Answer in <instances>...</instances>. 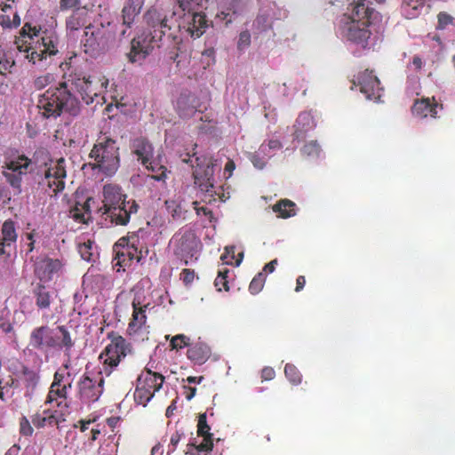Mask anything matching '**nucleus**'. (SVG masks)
Returning a JSON list of instances; mask_svg holds the SVG:
<instances>
[{"label":"nucleus","instance_id":"17","mask_svg":"<svg viewBox=\"0 0 455 455\" xmlns=\"http://www.w3.org/2000/svg\"><path fill=\"white\" fill-rule=\"evenodd\" d=\"M354 84L359 87V92L365 95L370 100H378L381 98V92L383 88L379 86V81L377 76H374L372 71L368 69L359 72L356 80L354 81Z\"/></svg>","mask_w":455,"mask_h":455},{"label":"nucleus","instance_id":"23","mask_svg":"<svg viewBox=\"0 0 455 455\" xmlns=\"http://www.w3.org/2000/svg\"><path fill=\"white\" fill-rule=\"evenodd\" d=\"M136 243H137V235L132 234L127 238H121L120 239V244L124 245L125 248L122 251L116 252V265H119L121 267H125L128 265V262H131L132 260L136 259V261L139 262L140 258L141 255H140V251H137L136 248Z\"/></svg>","mask_w":455,"mask_h":455},{"label":"nucleus","instance_id":"56","mask_svg":"<svg viewBox=\"0 0 455 455\" xmlns=\"http://www.w3.org/2000/svg\"><path fill=\"white\" fill-rule=\"evenodd\" d=\"M194 210H196V212H197V215H204L205 217H208L209 219H212V212L206 208L205 206H198V204L196 202L194 203Z\"/></svg>","mask_w":455,"mask_h":455},{"label":"nucleus","instance_id":"7","mask_svg":"<svg viewBox=\"0 0 455 455\" xmlns=\"http://www.w3.org/2000/svg\"><path fill=\"white\" fill-rule=\"evenodd\" d=\"M182 161L193 167L194 183L199 186L200 190L213 197L216 195L213 186V159L207 156H196L195 154H187V157Z\"/></svg>","mask_w":455,"mask_h":455},{"label":"nucleus","instance_id":"18","mask_svg":"<svg viewBox=\"0 0 455 455\" xmlns=\"http://www.w3.org/2000/svg\"><path fill=\"white\" fill-rule=\"evenodd\" d=\"M371 25L372 23L365 22H345L341 32L349 42L365 46L371 36L370 26Z\"/></svg>","mask_w":455,"mask_h":455},{"label":"nucleus","instance_id":"12","mask_svg":"<svg viewBox=\"0 0 455 455\" xmlns=\"http://www.w3.org/2000/svg\"><path fill=\"white\" fill-rule=\"evenodd\" d=\"M200 240L191 231L176 234L173 236V254L188 265L198 252Z\"/></svg>","mask_w":455,"mask_h":455},{"label":"nucleus","instance_id":"37","mask_svg":"<svg viewBox=\"0 0 455 455\" xmlns=\"http://www.w3.org/2000/svg\"><path fill=\"white\" fill-rule=\"evenodd\" d=\"M180 12H201L205 8L207 0H176Z\"/></svg>","mask_w":455,"mask_h":455},{"label":"nucleus","instance_id":"31","mask_svg":"<svg viewBox=\"0 0 455 455\" xmlns=\"http://www.w3.org/2000/svg\"><path fill=\"white\" fill-rule=\"evenodd\" d=\"M91 197L84 203H76L69 210V218L78 224H88L91 220L90 211Z\"/></svg>","mask_w":455,"mask_h":455},{"label":"nucleus","instance_id":"16","mask_svg":"<svg viewBox=\"0 0 455 455\" xmlns=\"http://www.w3.org/2000/svg\"><path fill=\"white\" fill-rule=\"evenodd\" d=\"M70 373L61 370H57L52 374V382L48 388L47 398H45V404H51L52 403L60 399L66 400L68 396V392L71 388V381L68 379Z\"/></svg>","mask_w":455,"mask_h":455},{"label":"nucleus","instance_id":"22","mask_svg":"<svg viewBox=\"0 0 455 455\" xmlns=\"http://www.w3.org/2000/svg\"><path fill=\"white\" fill-rule=\"evenodd\" d=\"M132 308H133V313H132L127 331H129V335H136L145 327L148 304H143L140 297L137 296L132 301Z\"/></svg>","mask_w":455,"mask_h":455},{"label":"nucleus","instance_id":"14","mask_svg":"<svg viewBox=\"0 0 455 455\" xmlns=\"http://www.w3.org/2000/svg\"><path fill=\"white\" fill-rule=\"evenodd\" d=\"M28 347L34 350L45 352L49 349L60 347V342L53 330L48 327V325H41L35 327L30 331V335H28Z\"/></svg>","mask_w":455,"mask_h":455},{"label":"nucleus","instance_id":"35","mask_svg":"<svg viewBox=\"0 0 455 455\" xmlns=\"http://www.w3.org/2000/svg\"><path fill=\"white\" fill-rule=\"evenodd\" d=\"M426 0H403L402 13L405 19H414L419 16L420 10L425 6Z\"/></svg>","mask_w":455,"mask_h":455},{"label":"nucleus","instance_id":"36","mask_svg":"<svg viewBox=\"0 0 455 455\" xmlns=\"http://www.w3.org/2000/svg\"><path fill=\"white\" fill-rule=\"evenodd\" d=\"M140 7L134 3L133 0H130L127 4L123 7L121 11V18H123V26L130 28L131 25L134 22V19L139 15Z\"/></svg>","mask_w":455,"mask_h":455},{"label":"nucleus","instance_id":"29","mask_svg":"<svg viewBox=\"0 0 455 455\" xmlns=\"http://www.w3.org/2000/svg\"><path fill=\"white\" fill-rule=\"evenodd\" d=\"M210 347L204 342H195L187 350V358L196 364L201 365L209 359Z\"/></svg>","mask_w":455,"mask_h":455},{"label":"nucleus","instance_id":"9","mask_svg":"<svg viewBox=\"0 0 455 455\" xmlns=\"http://www.w3.org/2000/svg\"><path fill=\"white\" fill-rule=\"evenodd\" d=\"M113 26L111 23H99L89 25L84 28V37L81 44L85 53H93L108 47V43L113 41Z\"/></svg>","mask_w":455,"mask_h":455},{"label":"nucleus","instance_id":"47","mask_svg":"<svg viewBox=\"0 0 455 455\" xmlns=\"http://www.w3.org/2000/svg\"><path fill=\"white\" fill-rule=\"evenodd\" d=\"M53 80L52 75L51 73H45L34 80V89L35 90H42L44 87L48 86Z\"/></svg>","mask_w":455,"mask_h":455},{"label":"nucleus","instance_id":"34","mask_svg":"<svg viewBox=\"0 0 455 455\" xmlns=\"http://www.w3.org/2000/svg\"><path fill=\"white\" fill-rule=\"evenodd\" d=\"M272 210L276 213L277 218L287 219L295 216L296 205L289 199H281L273 204Z\"/></svg>","mask_w":455,"mask_h":455},{"label":"nucleus","instance_id":"53","mask_svg":"<svg viewBox=\"0 0 455 455\" xmlns=\"http://www.w3.org/2000/svg\"><path fill=\"white\" fill-rule=\"evenodd\" d=\"M194 270L189 268H184L182 269V272H180V281L184 283L185 285H189L194 281Z\"/></svg>","mask_w":455,"mask_h":455},{"label":"nucleus","instance_id":"19","mask_svg":"<svg viewBox=\"0 0 455 455\" xmlns=\"http://www.w3.org/2000/svg\"><path fill=\"white\" fill-rule=\"evenodd\" d=\"M441 109H443V105L436 102L434 97H423L414 100L413 106H411V115L418 119L427 117L435 119L438 110Z\"/></svg>","mask_w":455,"mask_h":455},{"label":"nucleus","instance_id":"46","mask_svg":"<svg viewBox=\"0 0 455 455\" xmlns=\"http://www.w3.org/2000/svg\"><path fill=\"white\" fill-rule=\"evenodd\" d=\"M166 210L169 214H171L172 219L173 220H180L181 218V207L180 204L177 203L173 199L166 200Z\"/></svg>","mask_w":455,"mask_h":455},{"label":"nucleus","instance_id":"43","mask_svg":"<svg viewBox=\"0 0 455 455\" xmlns=\"http://www.w3.org/2000/svg\"><path fill=\"white\" fill-rule=\"evenodd\" d=\"M57 331L60 332L61 338H59V342H60V347H57V348H65L66 350H70L73 347V341L70 338V333L67 331L64 325L57 326Z\"/></svg>","mask_w":455,"mask_h":455},{"label":"nucleus","instance_id":"15","mask_svg":"<svg viewBox=\"0 0 455 455\" xmlns=\"http://www.w3.org/2000/svg\"><path fill=\"white\" fill-rule=\"evenodd\" d=\"M66 178V161L60 157L56 162L50 163L44 172L41 184L47 186L52 195H57L64 189V179Z\"/></svg>","mask_w":455,"mask_h":455},{"label":"nucleus","instance_id":"5","mask_svg":"<svg viewBox=\"0 0 455 455\" xmlns=\"http://www.w3.org/2000/svg\"><path fill=\"white\" fill-rule=\"evenodd\" d=\"M89 156L94 161L93 170H98L107 177L116 173L119 168V148L116 141L110 137H99Z\"/></svg>","mask_w":455,"mask_h":455},{"label":"nucleus","instance_id":"59","mask_svg":"<svg viewBox=\"0 0 455 455\" xmlns=\"http://www.w3.org/2000/svg\"><path fill=\"white\" fill-rule=\"evenodd\" d=\"M204 379V377L199 376H189L187 377V379H185V382L190 384V385H199L203 380Z\"/></svg>","mask_w":455,"mask_h":455},{"label":"nucleus","instance_id":"48","mask_svg":"<svg viewBox=\"0 0 455 455\" xmlns=\"http://www.w3.org/2000/svg\"><path fill=\"white\" fill-rule=\"evenodd\" d=\"M59 7H60L61 12L76 10L77 8H86L85 6H81L80 0H60V2H59Z\"/></svg>","mask_w":455,"mask_h":455},{"label":"nucleus","instance_id":"8","mask_svg":"<svg viewBox=\"0 0 455 455\" xmlns=\"http://www.w3.org/2000/svg\"><path fill=\"white\" fill-rule=\"evenodd\" d=\"M163 374L145 368L136 379L135 393H133L136 404L145 407L154 397L155 393L163 387Z\"/></svg>","mask_w":455,"mask_h":455},{"label":"nucleus","instance_id":"44","mask_svg":"<svg viewBox=\"0 0 455 455\" xmlns=\"http://www.w3.org/2000/svg\"><path fill=\"white\" fill-rule=\"evenodd\" d=\"M228 273L229 270L227 268H223L218 271L217 278H215V282H213V284H215V287H217L218 291H228L229 290L227 280Z\"/></svg>","mask_w":455,"mask_h":455},{"label":"nucleus","instance_id":"26","mask_svg":"<svg viewBox=\"0 0 455 455\" xmlns=\"http://www.w3.org/2000/svg\"><path fill=\"white\" fill-rule=\"evenodd\" d=\"M61 414L57 410L44 409L32 415V424L35 427L43 428L57 427Z\"/></svg>","mask_w":455,"mask_h":455},{"label":"nucleus","instance_id":"60","mask_svg":"<svg viewBox=\"0 0 455 455\" xmlns=\"http://www.w3.org/2000/svg\"><path fill=\"white\" fill-rule=\"evenodd\" d=\"M0 330L2 332L8 334L13 331V327L10 322H2L0 323Z\"/></svg>","mask_w":455,"mask_h":455},{"label":"nucleus","instance_id":"11","mask_svg":"<svg viewBox=\"0 0 455 455\" xmlns=\"http://www.w3.org/2000/svg\"><path fill=\"white\" fill-rule=\"evenodd\" d=\"M31 160L26 155H16L6 156L2 164V177L5 178L6 183L16 191H20L22 178L28 173V167Z\"/></svg>","mask_w":455,"mask_h":455},{"label":"nucleus","instance_id":"39","mask_svg":"<svg viewBox=\"0 0 455 455\" xmlns=\"http://www.w3.org/2000/svg\"><path fill=\"white\" fill-rule=\"evenodd\" d=\"M21 373H23V378H25L26 388L33 390L37 386V382H39V375L35 371L29 370L27 367L23 368Z\"/></svg>","mask_w":455,"mask_h":455},{"label":"nucleus","instance_id":"24","mask_svg":"<svg viewBox=\"0 0 455 455\" xmlns=\"http://www.w3.org/2000/svg\"><path fill=\"white\" fill-rule=\"evenodd\" d=\"M90 17H88L87 8H77L72 11L69 17L66 18V31L69 34L79 31L88 26H98L99 23H89Z\"/></svg>","mask_w":455,"mask_h":455},{"label":"nucleus","instance_id":"42","mask_svg":"<svg viewBox=\"0 0 455 455\" xmlns=\"http://www.w3.org/2000/svg\"><path fill=\"white\" fill-rule=\"evenodd\" d=\"M189 338L184 334H177L171 339V349L178 350L184 347H190Z\"/></svg>","mask_w":455,"mask_h":455},{"label":"nucleus","instance_id":"58","mask_svg":"<svg viewBox=\"0 0 455 455\" xmlns=\"http://www.w3.org/2000/svg\"><path fill=\"white\" fill-rule=\"evenodd\" d=\"M305 285V277L304 275H299L297 280H295V292H299L302 289H304Z\"/></svg>","mask_w":455,"mask_h":455},{"label":"nucleus","instance_id":"30","mask_svg":"<svg viewBox=\"0 0 455 455\" xmlns=\"http://www.w3.org/2000/svg\"><path fill=\"white\" fill-rule=\"evenodd\" d=\"M315 119L310 113H302L297 119L294 124V137L295 140H303L305 134L315 129Z\"/></svg>","mask_w":455,"mask_h":455},{"label":"nucleus","instance_id":"38","mask_svg":"<svg viewBox=\"0 0 455 455\" xmlns=\"http://www.w3.org/2000/svg\"><path fill=\"white\" fill-rule=\"evenodd\" d=\"M283 372H285L286 379L290 381L291 385L299 386L301 383V373L295 367V365L291 363H286L285 369H283Z\"/></svg>","mask_w":455,"mask_h":455},{"label":"nucleus","instance_id":"3","mask_svg":"<svg viewBox=\"0 0 455 455\" xmlns=\"http://www.w3.org/2000/svg\"><path fill=\"white\" fill-rule=\"evenodd\" d=\"M15 46L20 52L25 53V59L28 62L43 68L48 67L46 60L57 54V48L51 38H37V30L28 23L21 28L20 36L15 38Z\"/></svg>","mask_w":455,"mask_h":455},{"label":"nucleus","instance_id":"1","mask_svg":"<svg viewBox=\"0 0 455 455\" xmlns=\"http://www.w3.org/2000/svg\"><path fill=\"white\" fill-rule=\"evenodd\" d=\"M65 79L39 96L38 108L44 117H58L63 112L76 116L81 111V104L71 91L80 95L85 105L100 103L108 84V78L100 74L89 75L72 67L66 73Z\"/></svg>","mask_w":455,"mask_h":455},{"label":"nucleus","instance_id":"10","mask_svg":"<svg viewBox=\"0 0 455 455\" xmlns=\"http://www.w3.org/2000/svg\"><path fill=\"white\" fill-rule=\"evenodd\" d=\"M103 371H99L97 376L85 371L76 381V399L84 405H91L98 402L103 394L104 379Z\"/></svg>","mask_w":455,"mask_h":455},{"label":"nucleus","instance_id":"4","mask_svg":"<svg viewBox=\"0 0 455 455\" xmlns=\"http://www.w3.org/2000/svg\"><path fill=\"white\" fill-rule=\"evenodd\" d=\"M102 194L103 205L99 211L116 226H126L130 221V216L139 210L136 201L125 200V194L122 193L121 187L116 184L103 186Z\"/></svg>","mask_w":455,"mask_h":455},{"label":"nucleus","instance_id":"50","mask_svg":"<svg viewBox=\"0 0 455 455\" xmlns=\"http://www.w3.org/2000/svg\"><path fill=\"white\" fill-rule=\"evenodd\" d=\"M20 435L26 437H29L33 435V427L29 425V421L26 417L20 419Z\"/></svg>","mask_w":455,"mask_h":455},{"label":"nucleus","instance_id":"33","mask_svg":"<svg viewBox=\"0 0 455 455\" xmlns=\"http://www.w3.org/2000/svg\"><path fill=\"white\" fill-rule=\"evenodd\" d=\"M2 237H0V255L4 254V247L11 246L16 241L15 222L7 220L2 223Z\"/></svg>","mask_w":455,"mask_h":455},{"label":"nucleus","instance_id":"52","mask_svg":"<svg viewBox=\"0 0 455 455\" xmlns=\"http://www.w3.org/2000/svg\"><path fill=\"white\" fill-rule=\"evenodd\" d=\"M250 44V34L249 31L244 30L240 32L239 41H237V49L243 51L246 49Z\"/></svg>","mask_w":455,"mask_h":455},{"label":"nucleus","instance_id":"40","mask_svg":"<svg viewBox=\"0 0 455 455\" xmlns=\"http://www.w3.org/2000/svg\"><path fill=\"white\" fill-rule=\"evenodd\" d=\"M265 283V275L262 272L255 275L252 281L249 283V292L252 295H257L264 287Z\"/></svg>","mask_w":455,"mask_h":455},{"label":"nucleus","instance_id":"45","mask_svg":"<svg viewBox=\"0 0 455 455\" xmlns=\"http://www.w3.org/2000/svg\"><path fill=\"white\" fill-rule=\"evenodd\" d=\"M320 153V146L315 140H310L309 142L304 144L303 148H301V154L305 156L308 157H317Z\"/></svg>","mask_w":455,"mask_h":455},{"label":"nucleus","instance_id":"13","mask_svg":"<svg viewBox=\"0 0 455 455\" xmlns=\"http://www.w3.org/2000/svg\"><path fill=\"white\" fill-rule=\"evenodd\" d=\"M383 2L384 0H355L350 3V13L347 22L374 23L379 20V12L372 4Z\"/></svg>","mask_w":455,"mask_h":455},{"label":"nucleus","instance_id":"54","mask_svg":"<svg viewBox=\"0 0 455 455\" xmlns=\"http://www.w3.org/2000/svg\"><path fill=\"white\" fill-rule=\"evenodd\" d=\"M261 155H264L263 153H254L251 155V163L254 164V167L261 170L265 166V159Z\"/></svg>","mask_w":455,"mask_h":455},{"label":"nucleus","instance_id":"41","mask_svg":"<svg viewBox=\"0 0 455 455\" xmlns=\"http://www.w3.org/2000/svg\"><path fill=\"white\" fill-rule=\"evenodd\" d=\"M92 245H94V242L91 240H87L86 242H84V243L78 245V252H80L81 259L87 262L92 261V257H94Z\"/></svg>","mask_w":455,"mask_h":455},{"label":"nucleus","instance_id":"62","mask_svg":"<svg viewBox=\"0 0 455 455\" xmlns=\"http://www.w3.org/2000/svg\"><path fill=\"white\" fill-rule=\"evenodd\" d=\"M180 441V434L176 432L173 435H172V436H171L172 451H174V449H176V446Z\"/></svg>","mask_w":455,"mask_h":455},{"label":"nucleus","instance_id":"32","mask_svg":"<svg viewBox=\"0 0 455 455\" xmlns=\"http://www.w3.org/2000/svg\"><path fill=\"white\" fill-rule=\"evenodd\" d=\"M145 169L148 170L151 173V180L157 182L164 183L167 180V174L170 173L167 168L161 164V156H157V159H149L147 164H140Z\"/></svg>","mask_w":455,"mask_h":455},{"label":"nucleus","instance_id":"20","mask_svg":"<svg viewBox=\"0 0 455 455\" xmlns=\"http://www.w3.org/2000/svg\"><path fill=\"white\" fill-rule=\"evenodd\" d=\"M175 108L180 118H190L195 113L201 112V103L195 94L182 92L176 100Z\"/></svg>","mask_w":455,"mask_h":455},{"label":"nucleus","instance_id":"27","mask_svg":"<svg viewBox=\"0 0 455 455\" xmlns=\"http://www.w3.org/2000/svg\"><path fill=\"white\" fill-rule=\"evenodd\" d=\"M197 435L204 438V442L197 445L191 443L190 446L194 447L197 451H211L213 448V442L212 441L210 427L207 425L204 413L199 415V421H197Z\"/></svg>","mask_w":455,"mask_h":455},{"label":"nucleus","instance_id":"55","mask_svg":"<svg viewBox=\"0 0 455 455\" xmlns=\"http://www.w3.org/2000/svg\"><path fill=\"white\" fill-rule=\"evenodd\" d=\"M275 372L270 366H266L261 370V379L264 381H269L274 379Z\"/></svg>","mask_w":455,"mask_h":455},{"label":"nucleus","instance_id":"61","mask_svg":"<svg viewBox=\"0 0 455 455\" xmlns=\"http://www.w3.org/2000/svg\"><path fill=\"white\" fill-rule=\"evenodd\" d=\"M276 265H277V259H272V261H270L267 264L264 265L263 271H265L267 273H273V271L275 268Z\"/></svg>","mask_w":455,"mask_h":455},{"label":"nucleus","instance_id":"49","mask_svg":"<svg viewBox=\"0 0 455 455\" xmlns=\"http://www.w3.org/2000/svg\"><path fill=\"white\" fill-rule=\"evenodd\" d=\"M437 29H444L448 26L451 25L452 23V17L451 15L446 13L445 12H438L437 15Z\"/></svg>","mask_w":455,"mask_h":455},{"label":"nucleus","instance_id":"57","mask_svg":"<svg viewBox=\"0 0 455 455\" xmlns=\"http://www.w3.org/2000/svg\"><path fill=\"white\" fill-rule=\"evenodd\" d=\"M196 393V388L190 386H184V395L187 401H191Z\"/></svg>","mask_w":455,"mask_h":455},{"label":"nucleus","instance_id":"63","mask_svg":"<svg viewBox=\"0 0 455 455\" xmlns=\"http://www.w3.org/2000/svg\"><path fill=\"white\" fill-rule=\"evenodd\" d=\"M235 169V164L232 160H228L226 163V167H224V172L228 173V177L231 176L232 172Z\"/></svg>","mask_w":455,"mask_h":455},{"label":"nucleus","instance_id":"21","mask_svg":"<svg viewBox=\"0 0 455 455\" xmlns=\"http://www.w3.org/2000/svg\"><path fill=\"white\" fill-rule=\"evenodd\" d=\"M62 263L59 259L44 258L35 264V275L41 282H50L53 275L61 271Z\"/></svg>","mask_w":455,"mask_h":455},{"label":"nucleus","instance_id":"51","mask_svg":"<svg viewBox=\"0 0 455 455\" xmlns=\"http://www.w3.org/2000/svg\"><path fill=\"white\" fill-rule=\"evenodd\" d=\"M282 148V143H280L277 140H268L267 144L261 145L259 147V151L257 153H262L267 155V149L269 150H279Z\"/></svg>","mask_w":455,"mask_h":455},{"label":"nucleus","instance_id":"6","mask_svg":"<svg viewBox=\"0 0 455 455\" xmlns=\"http://www.w3.org/2000/svg\"><path fill=\"white\" fill-rule=\"evenodd\" d=\"M109 344L103 348L99 355V360L102 361V371L105 376L109 377L116 369L122 360L131 354V344L121 335L115 331L108 332Z\"/></svg>","mask_w":455,"mask_h":455},{"label":"nucleus","instance_id":"25","mask_svg":"<svg viewBox=\"0 0 455 455\" xmlns=\"http://www.w3.org/2000/svg\"><path fill=\"white\" fill-rule=\"evenodd\" d=\"M130 148H132V153L136 156L140 164H147L149 160H156V157H154V147L144 137L133 139Z\"/></svg>","mask_w":455,"mask_h":455},{"label":"nucleus","instance_id":"2","mask_svg":"<svg viewBox=\"0 0 455 455\" xmlns=\"http://www.w3.org/2000/svg\"><path fill=\"white\" fill-rule=\"evenodd\" d=\"M177 12L167 16L163 12L151 8L144 14V30L132 40L127 59L132 63L140 62L146 59L155 46L164 37L171 41L177 38L176 33L184 31L193 38L200 37L207 28V20L201 11L182 12L180 20Z\"/></svg>","mask_w":455,"mask_h":455},{"label":"nucleus","instance_id":"64","mask_svg":"<svg viewBox=\"0 0 455 455\" xmlns=\"http://www.w3.org/2000/svg\"><path fill=\"white\" fill-rule=\"evenodd\" d=\"M411 64H413L414 69L420 70L421 67L423 66V62L421 61L420 57L414 56L413 60H411Z\"/></svg>","mask_w":455,"mask_h":455},{"label":"nucleus","instance_id":"28","mask_svg":"<svg viewBox=\"0 0 455 455\" xmlns=\"http://www.w3.org/2000/svg\"><path fill=\"white\" fill-rule=\"evenodd\" d=\"M32 296H34L35 306L39 311L48 310L53 301L52 291L43 283H36L34 286Z\"/></svg>","mask_w":455,"mask_h":455}]
</instances>
